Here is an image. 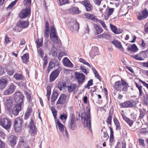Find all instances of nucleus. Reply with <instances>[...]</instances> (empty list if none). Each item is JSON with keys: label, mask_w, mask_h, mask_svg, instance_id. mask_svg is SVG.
<instances>
[{"label": "nucleus", "mask_w": 148, "mask_h": 148, "mask_svg": "<svg viewBox=\"0 0 148 148\" xmlns=\"http://www.w3.org/2000/svg\"><path fill=\"white\" fill-rule=\"evenodd\" d=\"M81 119L82 122L84 123L85 127L91 129V116L90 111L88 110L86 112H84L82 114Z\"/></svg>", "instance_id": "obj_1"}, {"label": "nucleus", "mask_w": 148, "mask_h": 148, "mask_svg": "<svg viewBox=\"0 0 148 148\" xmlns=\"http://www.w3.org/2000/svg\"><path fill=\"white\" fill-rule=\"evenodd\" d=\"M11 121L8 118H3L0 119V125L6 130L9 129L11 124Z\"/></svg>", "instance_id": "obj_2"}, {"label": "nucleus", "mask_w": 148, "mask_h": 148, "mask_svg": "<svg viewBox=\"0 0 148 148\" xmlns=\"http://www.w3.org/2000/svg\"><path fill=\"white\" fill-rule=\"evenodd\" d=\"M23 123V120L20 117H18L15 119L14 126L15 130L16 132H19L21 130L22 125Z\"/></svg>", "instance_id": "obj_3"}, {"label": "nucleus", "mask_w": 148, "mask_h": 148, "mask_svg": "<svg viewBox=\"0 0 148 148\" xmlns=\"http://www.w3.org/2000/svg\"><path fill=\"white\" fill-rule=\"evenodd\" d=\"M50 37L51 40L54 43L56 44L58 43V37L56 35V29L53 25H51L50 26Z\"/></svg>", "instance_id": "obj_4"}, {"label": "nucleus", "mask_w": 148, "mask_h": 148, "mask_svg": "<svg viewBox=\"0 0 148 148\" xmlns=\"http://www.w3.org/2000/svg\"><path fill=\"white\" fill-rule=\"evenodd\" d=\"M147 56L146 51H142L136 54L131 56V57L132 58L140 61L143 60Z\"/></svg>", "instance_id": "obj_5"}, {"label": "nucleus", "mask_w": 148, "mask_h": 148, "mask_svg": "<svg viewBox=\"0 0 148 148\" xmlns=\"http://www.w3.org/2000/svg\"><path fill=\"white\" fill-rule=\"evenodd\" d=\"M10 80V77L7 75L2 77L0 79V89L2 90L4 88L9 81Z\"/></svg>", "instance_id": "obj_6"}, {"label": "nucleus", "mask_w": 148, "mask_h": 148, "mask_svg": "<svg viewBox=\"0 0 148 148\" xmlns=\"http://www.w3.org/2000/svg\"><path fill=\"white\" fill-rule=\"evenodd\" d=\"M75 77L79 85L83 83L86 78L85 75L83 73L77 72L75 73Z\"/></svg>", "instance_id": "obj_7"}, {"label": "nucleus", "mask_w": 148, "mask_h": 148, "mask_svg": "<svg viewBox=\"0 0 148 148\" xmlns=\"http://www.w3.org/2000/svg\"><path fill=\"white\" fill-rule=\"evenodd\" d=\"M14 99L15 102L17 103H20L21 104L23 103L24 96L20 92H16L14 95Z\"/></svg>", "instance_id": "obj_8"}, {"label": "nucleus", "mask_w": 148, "mask_h": 148, "mask_svg": "<svg viewBox=\"0 0 148 148\" xmlns=\"http://www.w3.org/2000/svg\"><path fill=\"white\" fill-rule=\"evenodd\" d=\"M31 13L30 8L29 7L23 9L19 14V17L21 18H24L29 15Z\"/></svg>", "instance_id": "obj_9"}, {"label": "nucleus", "mask_w": 148, "mask_h": 148, "mask_svg": "<svg viewBox=\"0 0 148 148\" xmlns=\"http://www.w3.org/2000/svg\"><path fill=\"white\" fill-rule=\"evenodd\" d=\"M70 25H69V28L72 32L78 31L79 29V24L77 21L73 20L70 22Z\"/></svg>", "instance_id": "obj_10"}, {"label": "nucleus", "mask_w": 148, "mask_h": 148, "mask_svg": "<svg viewBox=\"0 0 148 148\" xmlns=\"http://www.w3.org/2000/svg\"><path fill=\"white\" fill-rule=\"evenodd\" d=\"M136 105L134 104L133 100H130L122 103L121 106L123 108H131L134 107Z\"/></svg>", "instance_id": "obj_11"}, {"label": "nucleus", "mask_w": 148, "mask_h": 148, "mask_svg": "<svg viewBox=\"0 0 148 148\" xmlns=\"http://www.w3.org/2000/svg\"><path fill=\"white\" fill-rule=\"evenodd\" d=\"M12 102V99L10 97H8L6 98L5 101V108L9 112L11 110L13 105Z\"/></svg>", "instance_id": "obj_12"}, {"label": "nucleus", "mask_w": 148, "mask_h": 148, "mask_svg": "<svg viewBox=\"0 0 148 148\" xmlns=\"http://www.w3.org/2000/svg\"><path fill=\"white\" fill-rule=\"evenodd\" d=\"M16 86L13 83L11 84L8 88L5 90L4 92L5 95H8L11 94L14 91Z\"/></svg>", "instance_id": "obj_13"}, {"label": "nucleus", "mask_w": 148, "mask_h": 148, "mask_svg": "<svg viewBox=\"0 0 148 148\" xmlns=\"http://www.w3.org/2000/svg\"><path fill=\"white\" fill-rule=\"evenodd\" d=\"M60 73V71L56 69L53 71L50 74L49 77V81L52 82L54 81L56 78L58 76Z\"/></svg>", "instance_id": "obj_14"}, {"label": "nucleus", "mask_w": 148, "mask_h": 148, "mask_svg": "<svg viewBox=\"0 0 148 148\" xmlns=\"http://www.w3.org/2000/svg\"><path fill=\"white\" fill-rule=\"evenodd\" d=\"M21 105L20 103L16 104L12 110V114L15 116L18 115L19 112L21 110Z\"/></svg>", "instance_id": "obj_15"}, {"label": "nucleus", "mask_w": 148, "mask_h": 148, "mask_svg": "<svg viewBox=\"0 0 148 148\" xmlns=\"http://www.w3.org/2000/svg\"><path fill=\"white\" fill-rule=\"evenodd\" d=\"M148 16V12L147 9L145 8L142 11V13H139L138 18L139 20H142L143 18H146Z\"/></svg>", "instance_id": "obj_16"}, {"label": "nucleus", "mask_w": 148, "mask_h": 148, "mask_svg": "<svg viewBox=\"0 0 148 148\" xmlns=\"http://www.w3.org/2000/svg\"><path fill=\"white\" fill-rule=\"evenodd\" d=\"M110 27L111 30L115 34H120L123 32V29H117L115 26L111 23L110 24Z\"/></svg>", "instance_id": "obj_17"}, {"label": "nucleus", "mask_w": 148, "mask_h": 148, "mask_svg": "<svg viewBox=\"0 0 148 148\" xmlns=\"http://www.w3.org/2000/svg\"><path fill=\"white\" fill-rule=\"evenodd\" d=\"M111 43L122 51L123 52L124 51V49L120 41L117 40H114L111 42Z\"/></svg>", "instance_id": "obj_18"}, {"label": "nucleus", "mask_w": 148, "mask_h": 148, "mask_svg": "<svg viewBox=\"0 0 148 148\" xmlns=\"http://www.w3.org/2000/svg\"><path fill=\"white\" fill-rule=\"evenodd\" d=\"M66 96L64 94H61L56 103V104H64L66 101Z\"/></svg>", "instance_id": "obj_19"}, {"label": "nucleus", "mask_w": 148, "mask_h": 148, "mask_svg": "<svg viewBox=\"0 0 148 148\" xmlns=\"http://www.w3.org/2000/svg\"><path fill=\"white\" fill-rule=\"evenodd\" d=\"M122 83L120 88L119 91H125L127 90V88L129 87L128 84L125 81L122 79Z\"/></svg>", "instance_id": "obj_20"}, {"label": "nucleus", "mask_w": 148, "mask_h": 148, "mask_svg": "<svg viewBox=\"0 0 148 148\" xmlns=\"http://www.w3.org/2000/svg\"><path fill=\"white\" fill-rule=\"evenodd\" d=\"M17 25L22 28H25L27 27L29 25L28 20L26 21H19L17 23Z\"/></svg>", "instance_id": "obj_21"}, {"label": "nucleus", "mask_w": 148, "mask_h": 148, "mask_svg": "<svg viewBox=\"0 0 148 148\" xmlns=\"http://www.w3.org/2000/svg\"><path fill=\"white\" fill-rule=\"evenodd\" d=\"M29 128L30 129V132L32 134H34L36 132V129L34 123V121L33 119H31V122L30 123Z\"/></svg>", "instance_id": "obj_22"}, {"label": "nucleus", "mask_w": 148, "mask_h": 148, "mask_svg": "<svg viewBox=\"0 0 148 148\" xmlns=\"http://www.w3.org/2000/svg\"><path fill=\"white\" fill-rule=\"evenodd\" d=\"M98 49L97 47L92 48L89 53L90 57L92 58H93L96 55L98 54Z\"/></svg>", "instance_id": "obj_23"}, {"label": "nucleus", "mask_w": 148, "mask_h": 148, "mask_svg": "<svg viewBox=\"0 0 148 148\" xmlns=\"http://www.w3.org/2000/svg\"><path fill=\"white\" fill-rule=\"evenodd\" d=\"M68 127L71 130H74L76 129L77 125L75 121H69L68 124Z\"/></svg>", "instance_id": "obj_24"}, {"label": "nucleus", "mask_w": 148, "mask_h": 148, "mask_svg": "<svg viewBox=\"0 0 148 148\" xmlns=\"http://www.w3.org/2000/svg\"><path fill=\"white\" fill-rule=\"evenodd\" d=\"M98 39L105 38L108 39L112 37V35L110 34L104 33L98 36L97 37Z\"/></svg>", "instance_id": "obj_25"}, {"label": "nucleus", "mask_w": 148, "mask_h": 148, "mask_svg": "<svg viewBox=\"0 0 148 148\" xmlns=\"http://www.w3.org/2000/svg\"><path fill=\"white\" fill-rule=\"evenodd\" d=\"M63 63L64 65L66 66L73 67V64L70 61L66 58H64L63 61Z\"/></svg>", "instance_id": "obj_26"}, {"label": "nucleus", "mask_w": 148, "mask_h": 148, "mask_svg": "<svg viewBox=\"0 0 148 148\" xmlns=\"http://www.w3.org/2000/svg\"><path fill=\"white\" fill-rule=\"evenodd\" d=\"M82 3L85 6L86 10L87 11H89L91 10L92 8V5L85 1L82 2Z\"/></svg>", "instance_id": "obj_27"}, {"label": "nucleus", "mask_w": 148, "mask_h": 148, "mask_svg": "<svg viewBox=\"0 0 148 148\" xmlns=\"http://www.w3.org/2000/svg\"><path fill=\"white\" fill-rule=\"evenodd\" d=\"M127 49L133 52H136L138 51L137 47L135 44L129 45Z\"/></svg>", "instance_id": "obj_28"}, {"label": "nucleus", "mask_w": 148, "mask_h": 148, "mask_svg": "<svg viewBox=\"0 0 148 148\" xmlns=\"http://www.w3.org/2000/svg\"><path fill=\"white\" fill-rule=\"evenodd\" d=\"M94 32L96 35H98L101 33L102 32V29L101 27H99L97 24L94 25Z\"/></svg>", "instance_id": "obj_29"}, {"label": "nucleus", "mask_w": 148, "mask_h": 148, "mask_svg": "<svg viewBox=\"0 0 148 148\" xmlns=\"http://www.w3.org/2000/svg\"><path fill=\"white\" fill-rule=\"evenodd\" d=\"M69 12L71 13L78 14L80 13L78 8L73 7L70 8L69 10Z\"/></svg>", "instance_id": "obj_30"}, {"label": "nucleus", "mask_w": 148, "mask_h": 148, "mask_svg": "<svg viewBox=\"0 0 148 148\" xmlns=\"http://www.w3.org/2000/svg\"><path fill=\"white\" fill-rule=\"evenodd\" d=\"M122 82V80H121V81H118L116 82L113 86V88L116 90L119 91Z\"/></svg>", "instance_id": "obj_31"}, {"label": "nucleus", "mask_w": 148, "mask_h": 148, "mask_svg": "<svg viewBox=\"0 0 148 148\" xmlns=\"http://www.w3.org/2000/svg\"><path fill=\"white\" fill-rule=\"evenodd\" d=\"M21 58L23 60V62L24 63L26 64L29 61V56L28 53H26L23 54Z\"/></svg>", "instance_id": "obj_32"}, {"label": "nucleus", "mask_w": 148, "mask_h": 148, "mask_svg": "<svg viewBox=\"0 0 148 148\" xmlns=\"http://www.w3.org/2000/svg\"><path fill=\"white\" fill-rule=\"evenodd\" d=\"M57 125L60 131L61 132H63L64 130V126L60 122V120L58 119L56 121Z\"/></svg>", "instance_id": "obj_33"}, {"label": "nucleus", "mask_w": 148, "mask_h": 148, "mask_svg": "<svg viewBox=\"0 0 148 148\" xmlns=\"http://www.w3.org/2000/svg\"><path fill=\"white\" fill-rule=\"evenodd\" d=\"M58 87L60 91L64 90L65 88L66 87V85L64 83L62 82H60L58 83Z\"/></svg>", "instance_id": "obj_34"}, {"label": "nucleus", "mask_w": 148, "mask_h": 148, "mask_svg": "<svg viewBox=\"0 0 148 148\" xmlns=\"http://www.w3.org/2000/svg\"><path fill=\"white\" fill-rule=\"evenodd\" d=\"M9 141L12 145H15L16 143V137L13 135L11 136L9 138Z\"/></svg>", "instance_id": "obj_35"}, {"label": "nucleus", "mask_w": 148, "mask_h": 148, "mask_svg": "<svg viewBox=\"0 0 148 148\" xmlns=\"http://www.w3.org/2000/svg\"><path fill=\"white\" fill-rule=\"evenodd\" d=\"M113 120L116 127V130H120L121 128L119 121L116 118H114Z\"/></svg>", "instance_id": "obj_36"}, {"label": "nucleus", "mask_w": 148, "mask_h": 148, "mask_svg": "<svg viewBox=\"0 0 148 148\" xmlns=\"http://www.w3.org/2000/svg\"><path fill=\"white\" fill-rule=\"evenodd\" d=\"M76 87V84H71L70 86H67L68 90L69 92H71L75 89Z\"/></svg>", "instance_id": "obj_37"}, {"label": "nucleus", "mask_w": 148, "mask_h": 148, "mask_svg": "<svg viewBox=\"0 0 148 148\" xmlns=\"http://www.w3.org/2000/svg\"><path fill=\"white\" fill-rule=\"evenodd\" d=\"M85 16L87 18L90 19H91L95 22L96 21L97 18L93 15H92L89 13H86L85 14Z\"/></svg>", "instance_id": "obj_38"}, {"label": "nucleus", "mask_w": 148, "mask_h": 148, "mask_svg": "<svg viewBox=\"0 0 148 148\" xmlns=\"http://www.w3.org/2000/svg\"><path fill=\"white\" fill-rule=\"evenodd\" d=\"M58 95V94L57 92H53L51 96V101L52 102H54L57 99Z\"/></svg>", "instance_id": "obj_39"}, {"label": "nucleus", "mask_w": 148, "mask_h": 148, "mask_svg": "<svg viewBox=\"0 0 148 148\" xmlns=\"http://www.w3.org/2000/svg\"><path fill=\"white\" fill-rule=\"evenodd\" d=\"M108 11L106 13V15L108 17H109L111 15H112L114 12V8H110L108 7Z\"/></svg>", "instance_id": "obj_40"}, {"label": "nucleus", "mask_w": 148, "mask_h": 148, "mask_svg": "<svg viewBox=\"0 0 148 148\" xmlns=\"http://www.w3.org/2000/svg\"><path fill=\"white\" fill-rule=\"evenodd\" d=\"M13 77L16 80H22L23 78V76L21 74L18 73H16L13 76Z\"/></svg>", "instance_id": "obj_41"}, {"label": "nucleus", "mask_w": 148, "mask_h": 148, "mask_svg": "<svg viewBox=\"0 0 148 148\" xmlns=\"http://www.w3.org/2000/svg\"><path fill=\"white\" fill-rule=\"evenodd\" d=\"M115 148H125V144L123 143H119L115 147Z\"/></svg>", "instance_id": "obj_42"}, {"label": "nucleus", "mask_w": 148, "mask_h": 148, "mask_svg": "<svg viewBox=\"0 0 148 148\" xmlns=\"http://www.w3.org/2000/svg\"><path fill=\"white\" fill-rule=\"evenodd\" d=\"M51 109L55 119H56L57 111L53 106L51 107Z\"/></svg>", "instance_id": "obj_43"}, {"label": "nucleus", "mask_w": 148, "mask_h": 148, "mask_svg": "<svg viewBox=\"0 0 148 148\" xmlns=\"http://www.w3.org/2000/svg\"><path fill=\"white\" fill-rule=\"evenodd\" d=\"M17 0H15L14 1L12 2L9 6L7 8V9L9 10L11 9L14 6L16 3Z\"/></svg>", "instance_id": "obj_44"}, {"label": "nucleus", "mask_w": 148, "mask_h": 148, "mask_svg": "<svg viewBox=\"0 0 148 148\" xmlns=\"http://www.w3.org/2000/svg\"><path fill=\"white\" fill-rule=\"evenodd\" d=\"M42 40L37 39L36 40L37 43V47L38 48H40L42 45Z\"/></svg>", "instance_id": "obj_45"}, {"label": "nucleus", "mask_w": 148, "mask_h": 148, "mask_svg": "<svg viewBox=\"0 0 148 148\" xmlns=\"http://www.w3.org/2000/svg\"><path fill=\"white\" fill-rule=\"evenodd\" d=\"M96 20V21L95 22H99L101 24L102 26L105 29H107V27H106V25L105 23H104L103 21H102L101 20H98L97 18Z\"/></svg>", "instance_id": "obj_46"}, {"label": "nucleus", "mask_w": 148, "mask_h": 148, "mask_svg": "<svg viewBox=\"0 0 148 148\" xmlns=\"http://www.w3.org/2000/svg\"><path fill=\"white\" fill-rule=\"evenodd\" d=\"M80 69L82 72H84L86 75L89 72L88 70L86 69L84 66L82 65H81L80 66Z\"/></svg>", "instance_id": "obj_47"}, {"label": "nucleus", "mask_w": 148, "mask_h": 148, "mask_svg": "<svg viewBox=\"0 0 148 148\" xmlns=\"http://www.w3.org/2000/svg\"><path fill=\"white\" fill-rule=\"evenodd\" d=\"M25 94L26 95V96L27 99V100L29 103H31L30 100L31 99V96L30 94H29L27 92H25Z\"/></svg>", "instance_id": "obj_48"}, {"label": "nucleus", "mask_w": 148, "mask_h": 148, "mask_svg": "<svg viewBox=\"0 0 148 148\" xmlns=\"http://www.w3.org/2000/svg\"><path fill=\"white\" fill-rule=\"evenodd\" d=\"M93 80L92 79H90L86 85L85 86V88H87L88 89H90V86L93 84Z\"/></svg>", "instance_id": "obj_49"}, {"label": "nucleus", "mask_w": 148, "mask_h": 148, "mask_svg": "<svg viewBox=\"0 0 148 148\" xmlns=\"http://www.w3.org/2000/svg\"><path fill=\"white\" fill-rule=\"evenodd\" d=\"M59 2L60 6L64 5L69 3L68 0H59Z\"/></svg>", "instance_id": "obj_50"}, {"label": "nucleus", "mask_w": 148, "mask_h": 148, "mask_svg": "<svg viewBox=\"0 0 148 148\" xmlns=\"http://www.w3.org/2000/svg\"><path fill=\"white\" fill-rule=\"evenodd\" d=\"M79 61L80 62L86 65H87L90 68H91L90 66V64L89 63L87 62L86 61L84 60L83 59L81 58H80L79 59Z\"/></svg>", "instance_id": "obj_51"}, {"label": "nucleus", "mask_w": 148, "mask_h": 148, "mask_svg": "<svg viewBox=\"0 0 148 148\" xmlns=\"http://www.w3.org/2000/svg\"><path fill=\"white\" fill-rule=\"evenodd\" d=\"M67 118V114L64 113L61 114L60 116V118L62 120H66Z\"/></svg>", "instance_id": "obj_52"}, {"label": "nucleus", "mask_w": 148, "mask_h": 148, "mask_svg": "<svg viewBox=\"0 0 148 148\" xmlns=\"http://www.w3.org/2000/svg\"><path fill=\"white\" fill-rule=\"evenodd\" d=\"M47 96H50L51 94V87L50 86L47 87Z\"/></svg>", "instance_id": "obj_53"}, {"label": "nucleus", "mask_w": 148, "mask_h": 148, "mask_svg": "<svg viewBox=\"0 0 148 148\" xmlns=\"http://www.w3.org/2000/svg\"><path fill=\"white\" fill-rule=\"evenodd\" d=\"M38 55L40 56L41 57H43L44 56V52L41 49H40L38 51Z\"/></svg>", "instance_id": "obj_54"}, {"label": "nucleus", "mask_w": 148, "mask_h": 148, "mask_svg": "<svg viewBox=\"0 0 148 148\" xmlns=\"http://www.w3.org/2000/svg\"><path fill=\"white\" fill-rule=\"evenodd\" d=\"M112 119V116L110 114L107 120V123L110 125L111 124V120Z\"/></svg>", "instance_id": "obj_55"}, {"label": "nucleus", "mask_w": 148, "mask_h": 148, "mask_svg": "<svg viewBox=\"0 0 148 148\" xmlns=\"http://www.w3.org/2000/svg\"><path fill=\"white\" fill-rule=\"evenodd\" d=\"M144 31L145 33L148 34V21L146 23L144 26Z\"/></svg>", "instance_id": "obj_56"}, {"label": "nucleus", "mask_w": 148, "mask_h": 148, "mask_svg": "<svg viewBox=\"0 0 148 148\" xmlns=\"http://www.w3.org/2000/svg\"><path fill=\"white\" fill-rule=\"evenodd\" d=\"M93 73H94L95 75V77L99 79L100 80V76L99 74L97 73V72L95 69L94 70Z\"/></svg>", "instance_id": "obj_57"}, {"label": "nucleus", "mask_w": 148, "mask_h": 148, "mask_svg": "<svg viewBox=\"0 0 148 148\" xmlns=\"http://www.w3.org/2000/svg\"><path fill=\"white\" fill-rule=\"evenodd\" d=\"M49 30H45L44 34L45 38H48L49 37Z\"/></svg>", "instance_id": "obj_58"}, {"label": "nucleus", "mask_w": 148, "mask_h": 148, "mask_svg": "<svg viewBox=\"0 0 148 148\" xmlns=\"http://www.w3.org/2000/svg\"><path fill=\"white\" fill-rule=\"evenodd\" d=\"M145 112L143 111L142 110H140V115L139 116V118L140 119L143 118V117L145 115Z\"/></svg>", "instance_id": "obj_59"}, {"label": "nucleus", "mask_w": 148, "mask_h": 148, "mask_svg": "<svg viewBox=\"0 0 148 148\" xmlns=\"http://www.w3.org/2000/svg\"><path fill=\"white\" fill-rule=\"evenodd\" d=\"M95 4L97 5H99L101 3V1L102 0H93Z\"/></svg>", "instance_id": "obj_60"}, {"label": "nucleus", "mask_w": 148, "mask_h": 148, "mask_svg": "<svg viewBox=\"0 0 148 148\" xmlns=\"http://www.w3.org/2000/svg\"><path fill=\"white\" fill-rule=\"evenodd\" d=\"M7 74L10 76L12 75L14 73V71L13 69L7 70Z\"/></svg>", "instance_id": "obj_61"}, {"label": "nucleus", "mask_w": 148, "mask_h": 148, "mask_svg": "<svg viewBox=\"0 0 148 148\" xmlns=\"http://www.w3.org/2000/svg\"><path fill=\"white\" fill-rule=\"evenodd\" d=\"M138 142L140 145L143 147H144L145 144L143 140L141 139H139L138 140Z\"/></svg>", "instance_id": "obj_62"}, {"label": "nucleus", "mask_w": 148, "mask_h": 148, "mask_svg": "<svg viewBox=\"0 0 148 148\" xmlns=\"http://www.w3.org/2000/svg\"><path fill=\"white\" fill-rule=\"evenodd\" d=\"M25 2V5H26V6H29L31 4V0H25L24 1Z\"/></svg>", "instance_id": "obj_63"}, {"label": "nucleus", "mask_w": 148, "mask_h": 148, "mask_svg": "<svg viewBox=\"0 0 148 148\" xmlns=\"http://www.w3.org/2000/svg\"><path fill=\"white\" fill-rule=\"evenodd\" d=\"M126 121L130 126H131L133 123V121L130 120L129 119L127 118L126 120Z\"/></svg>", "instance_id": "obj_64"}]
</instances>
